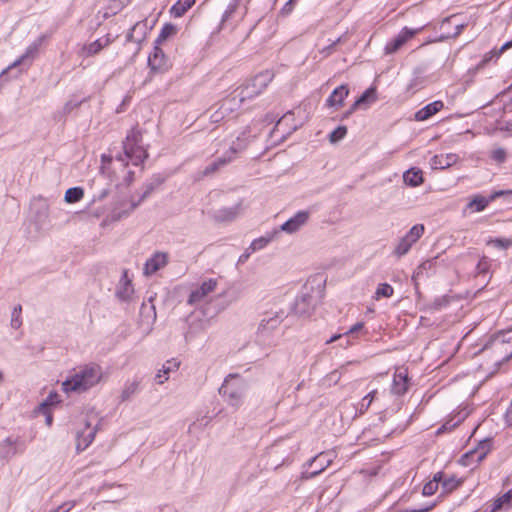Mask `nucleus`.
Here are the masks:
<instances>
[{"mask_svg": "<svg viewBox=\"0 0 512 512\" xmlns=\"http://www.w3.org/2000/svg\"><path fill=\"white\" fill-rule=\"evenodd\" d=\"M273 74L270 71H264L256 75L246 84L236 88L231 94L238 99V103L242 104L249 99L259 95L272 81Z\"/></svg>", "mask_w": 512, "mask_h": 512, "instance_id": "nucleus-3", "label": "nucleus"}, {"mask_svg": "<svg viewBox=\"0 0 512 512\" xmlns=\"http://www.w3.org/2000/svg\"><path fill=\"white\" fill-rule=\"evenodd\" d=\"M245 146L237 140L236 142H233L230 148L220 157V158H226L228 157L230 159V163L236 158L237 154L244 150Z\"/></svg>", "mask_w": 512, "mask_h": 512, "instance_id": "nucleus-35", "label": "nucleus"}, {"mask_svg": "<svg viewBox=\"0 0 512 512\" xmlns=\"http://www.w3.org/2000/svg\"><path fill=\"white\" fill-rule=\"evenodd\" d=\"M230 163V159L228 157L226 158H220L218 157L216 160L211 162L209 165H207L199 175V179H202L204 177L211 176L218 172L222 167L226 166Z\"/></svg>", "mask_w": 512, "mask_h": 512, "instance_id": "nucleus-25", "label": "nucleus"}, {"mask_svg": "<svg viewBox=\"0 0 512 512\" xmlns=\"http://www.w3.org/2000/svg\"><path fill=\"white\" fill-rule=\"evenodd\" d=\"M139 389V383L137 381L129 382L125 385L122 390L121 398L123 401L130 399Z\"/></svg>", "mask_w": 512, "mask_h": 512, "instance_id": "nucleus-38", "label": "nucleus"}, {"mask_svg": "<svg viewBox=\"0 0 512 512\" xmlns=\"http://www.w3.org/2000/svg\"><path fill=\"white\" fill-rule=\"evenodd\" d=\"M394 293L393 287L388 283H381L376 289L374 298L379 300L381 297L390 298Z\"/></svg>", "mask_w": 512, "mask_h": 512, "instance_id": "nucleus-36", "label": "nucleus"}, {"mask_svg": "<svg viewBox=\"0 0 512 512\" xmlns=\"http://www.w3.org/2000/svg\"><path fill=\"white\" fill-rule=\"evenodd\" d=\"M489 349L497 354L496 363L509 360L512 356V329L492 338L485 347L486 351Z\"/></svg>", "mask_w": 512, "mask_h": 512, "instance_id": "nucleus-5", "label": "nucleus"}, {"mask_svg": "<svg viewBox=\"0 0 512 512\" xmlns=\"http://www.w3.org/2000/svg\"><path fill=\"white\" fill-rule=\"evenodd\" d=\"M440 483L442 484V488H443L444 492L450 493V492L454 491L455 489H457L458 487H460L462 485L463 481L461 479H457L455 477H449L444 480L442 479V481Z\"/></svg>", "mask_w": 512, "mask_h": 512, "instance_id": "nucleus-34", "label": "nucleus"}, {"mask_svg": "<svg viewBox=\"0 0 512 512\" xmlns=\"http://www.w3.org/2000/svg\"><path fill=\"white\" fill-rule=\"evenodd\" d=\"M21 312H22V307L21 305H17L13 308V311L11 313V327L13 329H19L22 325V320H21Z\"/></svg>", "mask_w": 512, "mask_h": 512, "instance_id": "nucleus-40", "label": "nucleus"}, {"mask_svg": "<svg viewBox=\"0 0 512 512\" xmlns=\"http://www.w3.org/2000/svg\"><path fill=\"white\" fill-rule=\"evenodd\" d=\"M271 239H272V237H260L258 239H255L252 241L249 249L252 252L260 250V249L264 248L271 241Z\"/></svg>", "mask_w": 512, "mask_h": 512, "instance_id": "nucleus-42", "label": "nucleus"}, {"mask_svg": "<svg viewBox=\"0 0 512 512\" xmlns=\"http://www.w3.org/2000/svg\"><path fill=\"white\" fill-rule=\"evenodd\" d=\"M83 428H78L76 433V450L82 452L90 446L96 435V426L83 419Z\"/></svg>", "mask_w": 512, "mask_h": 512, "instance_id": "nucleus-9", "label": "nucleus"}, {"mask_svg": "<svg viewBox=\"0 0 512 512\" xmlns=\"http://www.w3.org/2000/svg\"><path fill=\"white\" fill-rule=\"evenodd\" d=\"M346 134H347V128L345 126H339L330 133L329 140L332 143H336V142L340 141L341 139H343Z\"/></svg>", "mask_w": 512, "mask_h": 512, "instance_id": "nucleus-41", "label": "nucleus"}, {"mask_svg": "<svg viewBox=\"0 0 512 512\" xmlns=\"http://www.w3.org/2000/svg\"><path fill=\"white\" fill-rule=\"evenodd\" d=\"M418 30H411L405 27L391 42H389L385 50L387 53H394L402 47L408 40H410Z\"/></svg>", "mask_w": 512, "mask_h": 512, "instance_id": "nucleus-20", "label": "nucleus"}, {"mask_svg": "<svg viewBox=\"0 0 512 512\" xmlns=\"http://www.w3.org/2000/svg\"><path fill=\"white\" fill-rule=\"evenodd\" d=\"M424 233V226L422 224H416L414 225L407 234L402 237L399 241V243L396 245L394 249V253L401 257L408 253V251L411 249L413 244H415L420 237Z\"/></svg>", "mask_w": 512, "mask_h": 512, "instance_id": "nucleus-8", "label": "nucleus"}, {"mask_svg": "<svg viewBox=\"0 0 512 512\" xmlns=\"http://www.w3.org/2000/svg\"><path fill=\"white\" fill-rule=\"evenodd\" d=\"M195 0H178L173 6H172V13L176 17H180L183 14L186 13V11L194 5Z\"/></svg>", "mask_w": 512, "mask_h": 512, "instance_id": "nucleus-32", "label": "nucleus"}, {"mask_svg": "<svg viewBox=\"0 0 512 512\" xmlns=\"http://www.w3.org/2000/svg\"><path fill=\"white\" fill-rule=\"evenodd\" d=\"M409 379L407 373L403 369H397L393 376L391 392L394 395L402 396L408 391Z\"/></svg>", "mask_w": 512, "mask_h": 512, "instance_id": "nucleus-17", "label": "nucleus"}, {"mask_svg": "<svg viewBox=\"0 0 512 512\" xmlns=\"http://www.w3.org/2000/svg\"><path fill=\"white\" fill-rule=\"evenodd\" d=\"M341 337V335H334L333 337L330 338V340L327 341V343H332L334 341H336L337 339H339Z\"/></svg>", "mask_w": 512, "mask_h": 512, "instance_id": "nucleus-58", "label": "nucleus"}, {"mask_svg": "<svg viewBox=\"0 0 512 512\" xmlns=\"http://www.w3.org/2000/svg\"><path fill=\"white\" fill-rule=\"evenodd\" d=\"M375 394L376 390H373L363 398L359 407L360 414H363L369 408V406L371 405L372 401L375 398Z\"/></svg>", "mask_w": 512, "mask_h": 512, "instance_id": "nucleus-43", "label": "nucleus"}, {"mask_svg": "<svg viewBox=\"0 0 512 512\" xmlns=\"http://www.w3.org/2000/svg\"><path fill=\"white\" fill-rule=\"evenodd\" d=\"M108 42H109V40L107 39V40L105 41V43H104V44H102V43H101V41H100V39H98V43H97L98 50L102 47V45H107V44H108Z\"/></svg>", "mask_w": 512, "mask_h": 512, "instance_id": "nucleus-59", "label": "nucleus"}, {"mask_svg": "<svg viewBox=\"0 0 512 512\" xmlns=\"http://www.w3.org/2000/svg\"><path fill=\"white\" fill-rule=\"evenodd\" d=\"M309 219V212L299 211L280 227V230L288 234L298 231Z\"/></svg>", "mask_w": 512, "mask_h": 512, "instance_id": "nucleus-13", "label": "nucleus"}, {"mask_svg": "<svg viewBox=\"0 0 512 512\" xmlns=\"http://www.w3.org/2000/svg\"><path fill=\"white\" fill-rule=\"evenodd\" d=\"M240 107L238 99L230 93L220 101L218 108L210 115V120L213 123H220L225 119L232 118Z\"/></svg>", "mask_w": 512, "mask_h": 512, "instance_id": "nucleus-7", "label": "nucleus"}, {"mask_svg": "<svg viewBox=\"0 0 512 512\" xmlns=\"http://www.w3.org/2000/svg\"><path fill=\"white\" fill-rule=\"evenodd\" d=\"M176 32L175 26L172 24H166L163 26V28L160 31V34L158 35L156 39V45H160L163 43L168 37L173 35Z\"/></svg>", "mask_w": 512, "mask_h": 512, "instance_id": "nucleus-39", "label": "nucleus"}, {"mask_svg": "<svg viewBox=\"0 0 512 512\" xmlns=\"http://www.w3.org/2000/svg\"><path fill=\"white\" fill-rule=\"evenodd\" d=\"M404 183L411 187H417L424 181L423 172L418 168H411L403 174Z\"/></svg>", "mask_w": 512, "mask_h": 512, "instance_id": "nucleus-26", "label": "nucleus"}, {"mask_svg": "<svg viewBox=\"0 0 512 512\" xmlns=\"http://www.w3.org/2000/svg\"><path fill=\"white\" fill-rule=\"evenodd\" d=\"M434 506H435V503H432V504H429V505H426V506H421L419 508L408 509V510H406V512H428L431 509H433Z\"/></svg>", "mask_w": 512, "mask_h": 512, "instance_id": "nucleus-49", "label": "nucleus"}, {"mask_svg": "<svg viewBox=\"0 0 512 512\" xmlns=\"http://www.w3.org/2000/svg\"><path fill=\"white\" fill-rule=\"evenodd\" d=\"M52 420H53V419H52V415H51V414H47V415H46V420H45V421H46V424H47L48 426H50V425L52 424Z\"/></svg>", "mask_w": 512, "mask_h": 512, "instance_id": "nucleus-57", "label": "nucleus"}, {"mask_svg": "<svg viewBox=\"0 0 512 512\" xmlns=\"http://www.w3.org/2000/svg\"><path fill=\"white\" fill-rule=\"evenodd\" d=\"M292 1H293V0H289V2L286 4V6H287V5H289Z\"/></svg>", "mask_w": 512, "mask_h": 512, "instance_id": "nucleus-61", "label": "nucleus"}, {"mask_svg": "<svg viewBox=\"0 0 512 512\" xmlns=\"http://www.w3.org/2000/svg\"><path fill=\"white\" fill-rule=\"evenodd\" d=\"M459 160V156L455 153L439 154L434 155L430 160V166L432 169H447L452 165L456 164Z\"/></svg>", "mask_w": 512, "mask_h": 512, "instance_id": "nucleus-21", "label": "nucleus"}, {"mask_svg": "<svg viewBox=\"0 0 512 512\" xmlns=\"http://www.w3.org/2000/svg\"><path fill=\"white\" fill-rule=\"evenodd\" d=\"M133 294L134 288L132 280L129 278L127 270H124L116 289V296L121 301H130Z\"/></svg>", "mask_w": 512, "mask_h": 512, "instance_id": "nucleus-14", "label": "nucleus"}, {"mask_svg": "<svg viewBox=\"0 0 512 512\" xmlns=\"http://www.w3.org/2000/svg\"><path fill=\"white\" fill-rule=\"evenodd\" d=\"M69 510V507H67V504L60 506L56 511L54 512H67Z\"/></svg>", "mask_w": 512, "mask_h": 512, "instance_id": "nucleus-56", "label": "nucleus"}, {"mask_svg": "<svg viewBox=\"0 0 512 512\" xmlns=\"http://www.w3.org/2000/svg\"><path fill=\"white\" fill-rule=\"evenodd\" d=\"M349 94V88L347 85H340L336 89L333 90V92L330 94V96L326 100V105L329 107H341L344 103L345 98Z\"/></svg>", "mask_w": 512, "mask_h": 512, "instance_id": "nucleus-22", "label": "nucleus"}, {"mask_svg": "<svg viewBox=\"0 0 512 512\" xmlns=\"http://www.w3.org/2000/svg\"><path fill=\"white\" fill-rule=\"evenodd\" d=\"M489 203L490 201L488 198H485L483 196H475L471 201H469L467 207L472 212H480L483 211Z\"/></svg>", "mask_w": 512, "mask_h": 512, "instance_id": "nucleus-33", "label": "nucleus"}, {"mask_svg": "<svg viewBox=\"0 0 512 512\" xmlns=\"http://www.w3.org/2000/svg\"><path fill=\"white\" fill-rule=\"evenodd\" d=\"M167 263L168 254L165 252H156L145 262L143 272L146 276H150L165 267Z\"/></svg>", "mask_w": 512, "mask_h": 512, "instance_id": "nucleus-12", "label": "nucleus"}, {"mask_svg": "<svg viewBox=\"0 0 512 512\" xmlns=\"http://www.w3.org/2000/svg\"><path fill=\"white\" fill-rule=\"evenodd\" d=\"M488 243L500 249H507L512 246V240L505 238L490 240Z\"/></svg>", "mask_w": 512, "mask_h": 512, "instance_id": "nucleus-44", "label": "nucleus"}, {"mask_svg": "<svg viewBox=\"0 0 512 512\" xmlns=\"http://www.w3.org/2000/svg\"><path fill=\"white\" fill-rule=\"evenodd\" d=\"M142 134L136 129L132 128L123 142L124 157L118 155L115 159L105 154L102 155V167L101 174H108L111 177L118 171L124 172L127 163L126 160H130L133 165L137 166L148 157L146 149L141 145Z\"/></svg>", "mask_w": 512, "mask_h": 512, "instance_id": "nucleus-1", "label": "nucleus"}, {"mask_svg": "<svg viewBox=\"0 0 512 512\" xmlns=\"http://www.w3.org/2000/svg\"><path fill=\"white\" fill-rule=\"evenodd\" d=\"M153 191L152 185H147L141 194L128 197L123 195L117 202L111 213V221H118L127 217L146 197Z\"/></svg>", "mask_w": 512, "mask_h": 512, "instance_id": "nucleus-4", "label": "nucleus"}, {"mask_svg": "<svg viewBox=\"0 0 512 512\" xmlns=\"http://www.w3.org/2000/svg\"><path fill=\"white\" fill-rule=\"evenodd\" d=\"M512 507V489L507 491L505 494L497 498L492 505V512H496L502 508Z\"/></svg>", "mask_w": 512, "mask_h": 512, "instance_id": "nucleus-29", "label": "nucleus"}, {"mask_svg": "<svg viewBox=\"0 0 512 512\" xmlns=\"http://www.w3.org/2000/svg\"><path fill=\"white\" fill-rule=\"evenodd\" d=\"M505 193H506L505 191H497V192L493 193L488 199L491 202V201L495 200L497 197L504 195Z\"/></svg>", "mask_w": 512, "mask_h": 512, "instance_id": "nucleus-53", "label": "nucleus"}, {"mask_svg": "<svg viewBox=\"0 0 512 512\" xmlns=\"http://www.w3.org/2000/svg\"><path fill=\"white\" fill-rule=\"evenodd\" d=\"M491 449V443L489 440L481 441L477 447L468 451L462 457V462L464 465H473L480 463L486 455L489 453Z\"/></svg>", "mask_w": 512, "mask_h": 512, "instance_id": "nucleus-10", "label": "nucleus"}, {"mask_svg": "<svg viewBox=\"0 0 512 512\" xmlns=\"http://www.w3.org/2000/svg\"><path fill=\"white\" fill-rule=\"evenodd\" d=\"M290 116H291V113H287V114H285V115L282 117V119H281V120H279V121H278V123L276 124V129H278V128L282 125V123H283L285 120H287Z\"/></svg>", "mask_w": 512, "mask_h": 512, "instance_id": "nucleus-54", "label": "nucleus"}, {"mask_svg": "<svg viewBox=\"0 0 512 512\" xmlns=\"http://www.w3.org/2000/svg\"><path fill=\"white\" fill-rule=\"evenodd\" d=\"M324 454L323 453H320L318 456L314 457L312 460H311V463L310 465L316 463L317 461H322V458H323Z\"/></svg>", "mask_w": 512, "mask_h": 512, "instance_id": "nucleus-55", "label": "nucleus"}, {"mask_svg": "<svg viewBox=\"0 0 512 512\" xmlns=\"http://www.w3.org/2000/svg\"><path fill=\"white\" fill-rule=\"evenodd\" d=\"M239 213V207H228L215 210L213 213L214 219L217 221H231L237 217Z\"/></svg>", "mask_w": 512, "mask_h": 512, "instance_id": "nucleus-28", "label": "nucleus"}, {"mask_svg": "<svg viewBox=\"0 0 512 512\" xmlns=\"http://www.w3.org/2000/svg\"><path fill=\"white\" fill-rule=\"evenodd\" d=\"M510 47H512V41L506 42L495 55L499 56L501 53H503L506 49Z\"/></svg>", "mask_w": 512, "mask_h": 512, "instance_id": "nucleus-51", "label": "nucleus"}, {"mask_svg": "<svg viewBox=\"0 0 512 512\" xmlns=\"http://www.w3.org/2000/svg\"><path fill=\"white\" fill-rule=\"evenodd\" d=\"M331 463V459H326L324 464H321V467L317 470L312 471L308 478H313L317 475H319L327 466H329Z\"/></svg>", "mask_w": 512, "mask_h": 512, "instance_id": "nucleus-48", "label": "nucleus"}, {"mask_svg": "<svg viewBox=\"0 0 512 512\" xmlns=\"http://www.w3.org/2000/svg\"><path fill=\"white\" fill-rule=\"evenodd\" d=\"M283 321V312H275L272 315H266L258 326V333L266 335L277 329Z\"/></svg>", "mask_w": 512, "mask_h": 512, "instance_id": "nucleus-15", "label": "nucleus"}, {"mask_svg": "<svg viewBox=\"0 0 512 512\" xmlns=\"http://www.w3.org/2000/svg\"><path fill=\"white\" fill-rule=\"evenodd\" d=\"M339 41H340V39H337V40H336L335 42H333L329 47L324 48L322 52H323V53H325L326 55H329V54H330V52H331V50H332V48H333V47L336 45V43H338Z\"/></svg>", "mask_w": 512, "mask_h": 512, "instance_id": "nucleus-52", "label": "nucleus"}, {"mask_svg": "<svg viewBox=\"0 0 512 512\" xmlns=\"http://www.w3.org/2000/svg\"><path fill=\"white\" fill-rule=\"evenodd\" d=\"M128 2V0H109V7L108 10H106L103 14L105 18L109 17L110 15L116 14L118 11H120L125 3Z\"/></svg>", "mask_w": 512, "mask_h": 512, "instance_id": "nucleus-37", "label": "nucleus"}, {"mask_svg": "<svg viewBox=\"0 0 512 512\" xmlns=\"http://www.w3.org/2000/svg\"><path fill=\"white\" fill-rule=\"evenodd\" d=\"M96 383V370L93 365H85L74 369L73 373L62 382V390L66 394L83 393Z\"/></svg>", "mask_w": 512, "mask_h": 512, "instance_id": "nucleus-2", "label": "nucleus"}, {"mask_svg": "<svg viewBox=\"0 0 512 512\" xmlns=\"http://www.w3.org/2000/svg\"><path fill=\"white\" fill-rule=\"evenodd\" d=\"M244 384L237 381V375L230 374L225 378L219 388V394L226 399L229 405L238 408L242 403Z\"/></svg>", "mask_w": 512, "mask_h": 512, "instance_id": "nucleus-6", "label": "nucleus"}, {"mask_svg": "<svg viewBox=\"0 0 512 512\" xmlns=\"http://www.w3.org/2000/svg\"><path fill=\"white\" fill-rule=\"evenodd\" d=\"M60 402V396L56 392H51L45 402L41 404L42 408H45L49 405H54Z\"/></svg>", "mask_w": 512, "mask_h": 512, "instance_id": "nucleus-46", "label": "nucleus"}, {"mask_svg": "<svg viewBox=\"0 0 512 512\" xmlns=\"http://www.w3.org/2000/svg\"><path fill=\"white\" fill-rule=\"evenodd\" d=\"M180 366V362L176 359H171L166 361L165 364H163L162 368L158 371V373L155 376V380L158 384H163L165 381L168 380L169 374L171 372L177 371Z\"/></svg>", "mask_w": 512, "mask_h": 512, "instance_id": "nucleus-24", "label": "nucleus"}, {"mask_svg": "<svg viewBox=\"0 0 512 512\" xmlns=\"http://www.w3.org/2000/svg\"><path fill=\"white\" fill-rule=\"evenodd\" d=\"M22 451L17 438L7 437L0 442V458L10 459Z\"/></svg>", "mask_w": 512, "mask_h": 512, "instance_id": "nucleus-19", "label": "nucleus"}, {"mask_svg": "<svg viewBox=\"0 0 512 512\" xmlns=\"http://www.w3.org/2000/svg\"><path fill=\"white\" fill-rule=\"evenodd\" d=\"M443 474L438 472L434 475L433 480L427 482L422 489L424 496H432L438 489L439 483L442 481Z\"/></svg>", "mask_w": 512, "mask_h": 512, "instance_id": "nucleus-30", "label": "nucleus"}, {"mask_svg": "<svg viewBox=\"0 0 512 512\" xmlns=\"http://www.w3.org/2000/svg\"><path fill=\"white\" fill-rule=\"evenodd\" d=\"M84 197V190L81 187H72L66 190L64 200L66 203L73 204L79 202Z\"/></svg>", "mask_w": 512, "mask_h": 512, "instance_id": "nucleus-31", "label": "nucleus"}, {"mask_svg": "<svg viewBox=\"0 0 512 512\" xmlns=\"http://www.w3.org/2000/svg\"><path fill=\"white\" fill-rule=\"evenodd\" d=\"M148 65L154 72H165L169 68V61L162 49L155 45L153 53L148 58Z\"/></svg>", "mask_w": 512, "mask_h": 512, "instance_id": "nucleus-11", "label": "nucleus"}, {"mask_svg": "<svg viewBox=\"0 0 512 512\" xmlns=\"http://www.w3.org/2000/svg\"><path fill=\"white\" fill-rule=\"evenodd\" d=\"M489 269V260L487 257H482L477 264V273L484 274Z\"/></svg>", "mask_w": 512, "mask_h": 512, "instance_id": "nucleus-47", "label": "nucleus"}, {"mask_svg": "<svg viewBox=\"0 0 512 512\" xmlns=\"http://www.w3.org/2000/svg\"><path fill=\"white\" fill-rule=\"evenodd\" d=\"M376 89L371 87L368 88L351 106L349 113L354 112L358 107L362 105H369L370 103L376 101Z\"/></svg>", "mask_w": 512, "mask_h": 512, "instance_id": "nucleus-27", "label": "nucleus"}, {"mask_svg": "<svg viewBox=\"0 0 512 512\" xmlns=\"http://www.w3.org/2000/svg\"><path fill=\"white\" fill-rule=\"evenodd\" d=\"M216 286L217 281L215 279L204 281L199 288L190 293L188 303L194 304L202 301L208 294L215 290Z\"/></svg>", "mask_w": 512, "mask_h": 512, "instance_id": "nucleus-16", "label": "nucleus"}, {"mask_svg": "<svg viewBox=\"0 0 512 512\" xmlns=\"http://www.w3.org/2000/svg\"><path fill=\"white\" fill-rule=\"evenodd\" d=\"M363 326V322H358L355 325H353L345 334L348 335L360 331L363 328Z\"/></svg>", "mask_w": 512, "mask_h": 512, "instance_id": "nucleus-50", "label": "nucleus"}, {"mask_svg": "<svg viewBox=\"0 0 512 512\" xmlns=\"http://www.w3.org/2000/svg\"><path fill=\"white\" fill-rule=\"evenodd\" d=\"M491 157L498 163H502L506 159V151L503 148H497L492 151Z\"/></svg>", "mask_w": 512, "mask_h": 512, "instance_id": "nucleus-45", "label": "nucleus"}, {"mask_svg": "<svg viewBox=\"0 0 512 512\" xmlns=\"http://www.w3.org/2000/svg\"><path fill=\"white\" fill-rule=\"evenodd\" d=\"M444 107V103L440 100H436L432 103L427 104L425 107L420 109L415 114V119L417 121H425L429 119L431 116L441 111Z\"/></svg>", "mask_w": 512, "mask_h": 512, "instance_id": "nucleus-23", "label": "nucleus"}, {"mask_svg": "<svg viewBox=\"0 0 512 512\" xmlns=\"http://www.w3.org/2000/svg\"><path fill=\"white\" fill-rule=\"evenodd\" d=\"M41 44H42V38H39L36 41H34L33 43H31L27 47L25 53L20 58L15 60L7 69L9 70V69H12L14 67H17L19 65H23L26 63L29 66L31 64V62L35 59Z\"/></svg>", "mask_w": 512, "mask_h": 512, "instance_id": "nucleus-18", "label": "nucleus"}, {"mask_svg": "<svg viewBox=\"0 0 512 512\" xmlns=\"http://www.w3.org/2000/svg\"><path fill=\"white\" fill-rule=\"evenodd\" d=\"M2 380H3V374H2V372L0 371V383L2 382Z\"/></svg>", "mask_w": 512, "mask_h": 512, "instance_id": "nucleus-60", "label": "nucleus"}]
</instances>
